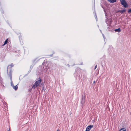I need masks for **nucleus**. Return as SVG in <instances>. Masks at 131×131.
Listing matches in <instances>:
<instances>
[{
    "label": "nucleus",
    "mask_w": 131,
    "mask_h": 131,
    "mask_svg": "<svg viewBox=\"0 0 131 131\" xmlns=\"http://www.w3.org/2000/svg\"><path fill=\"white\" fill-rule=\"evenodd\" d=\"M108 1L110 3H113L116 1V0H108Z\"/></svg>",
    "instance_id": "7"
},
{
    "label": "nucleus",
    "mask_w": 131,
    "mask_h": 131,
    "mask_svg": "<svg viewBox=\"0 0 131 131\" xmlns=\"http://www.w3.org/2000/svg\"><path fill=\"white\" fill-rule=\"evenodd\" d=\"M121 4L125 7L127 6V4L125 0H120Z\"/></svg>",
    "instance_id": "3"
},
{
    "label": "nucleus",
    "mask_w": 131,
    "mask_h": 131,
    "mask_svg": "<svg viewBox=\"0 0 131 131\" xmlns=\"http://www.w3.org/2000/svg\"><path fill=\"white\" fill-rule=\"evenodd\" d=\"M97 65H96L95 66V68H94V69L95 70L96 68H97Z\"/></svg>",
    "instance_id": "14"
},
{
    "label": "nucleus",
    "mask_w": 131,
    "mask_h": 131,
    "mask_svg": "<svg viewBox=\"0 0 131 131\" xmlns=\"http://www.w3.org/2000/svg\"><path fill=\"white\" fill-rule=\"evenodd\" d=\"M93 126V125H90L88 126L86 128L85 131H89Z\"/></svg>",
    "instance_id": "4"
},
{
    "label": "nucleus",
    "mask_w": 131,
    "mask_h": 131,
    "mask_svg": "<svg viewBox=\"0 0 131 131\" xmlns=\"http://www.w3.org/2000/svg\"><path fill=\"white\" fill-rule=\"evenodd\" d=\"M128 12L129 14H130L131 13V8L128 10Z\"/></svg>",
    "instance_id": "12"
},
{
    "label": "nucleus",
    "mask_w": 131,
    "mask_h": 131,
    "mask_svg": "<svg viewBox=\"0 0 131 131\" xmlns=\"http://www.w3.org/2000/svg\"><path fill=\"white\" fill-rule=\"evenodd\" d=\"M83 99H82V104H83L84 103V102H83Z\"/></svg>",
    "instance_id": "15"
},
{
    "label": "nucleus",
    "mask_w": 131,
    "mask_h": 131,
    "mask_svg": "<svg viewBox=\"0 0 131 131\" xmlns=\"http://www.w3.org/2000/svg\"><path fill=\"white\" fill-rule=\"evenodd\" d=\"M60 130L59 129H58L56 131H59Z\"/></svg>",
    "instance_id": "16"
},
{
    "label": "nucleus",
    "mask_w": 131,
    "mask_h": 131,
    "mask_svg": "<svg viewBox=\"0 0 131 131\" xmlns=\"http://www.w3.org/2000/svg\"><path fill=\"white\" fill-rule=\"evenodd\" d=\"M10 77V80L11 81V85L12 86H13V84L12 81V74H11V73H10L9 74V75H8Z\"/></svg>",
    "instance_id": "5"
},
{
    "label": "nucleus",
    "mask_w": 131,
    "mask_h": 131,
    "mask_svg": "<svg viewBox=\"0 0 131 131\" xmlns=\"http://www.w3.org/2000/svg\"><path fill=\"white\" fill-rule=\"evenodd\" d=\"M12 68V67L9 66V65L7 67V71L8 75H9V74L10 73H11V74H12L11 69Z\"/></svg>",
    "instance_id": "2"
},
{
    "label": "nucleus",
    "mask_w": 131,
    "mask_h": 131,
    "mask_svg": "<svg viewBox=\"0 0 131 131\" xmlns=\"http://www.w3.org/2000/svg\"><path fill=\"white\" fill-rule=\"evenodd\" d=\"M114 31H115L118 32H119L121 31V30L120 28H118L117 29H115Z\"/></svg>",
    "instance_id": "6"
},
{
    "label": "nucleus",
    "mask_w": 131,
    "mask_h": 131,
    "mask_svg": "<svg viewBox=\"0 0 131 131\" xmlns=\"http://www.w3.org/2000/svg\"><path fill=\"white\" fill-rule=\"evenodd\" d=\"M95 81H94L93 82V83H95Z\"/></svg>",
    "instance_id": "17"
},
{
    "label": "nucleus",
    "mask_w": 131,
    "mask_h": 131,
    "mask_svg": "<svg viewBox=\"0 0 131 131\" xmlns=\"http://www.w3.org/2000/svg\"><path fill=\"white\" fill-rule=\"evenodd\" d=\"M14 66V65L12 63L11 64L9 65V66H11L12 67H13Z\"/></svg>",
    "instance_id": "13"
},
{
    "label": "nucleus",
    "mask_w": 131,
    "mask_h": 131,
    "mask_svg": "<svg viewBox=\"0 0 131 131\" xmlns=\"http://www.w3.org/2000/svg\"><path fill=\"white\" fill-rule=\"evenodd\" d=\"M126 10L125 9H123V10H121L119 11V12L120 13H124L125 12Z\"/></svg>",
    "instance_id": "10"
},
{
    "label": "nucleus",
    "mask_w": 131,
    "mask_h": 131,
    "mask_svg": "<svg viewBox=\"0 0 131 131\" xmlns=\"http://www.w3.org/2000/svg\"><path fill=\"white\" fill-rule=\"evenodd\" d=\"M13 88L16 90L18 88V86L17 85L16 86L13 85Z\"/></svg>",
    "instance_id": "8"
},
{
    "label": "nucleus",
    "mask_w": 131,
    "mask_h": 131,
    "mask_svg": "<svg viewBox=\"0 0 131 131\" xmlns=\"http://www.w3.org/2000/svg\"><path fill=\"white\" fill-rule=\"evenodd\" d=\"M7 40H8V39H6V40L4 42V44L3 45H2V46H4L7 43V42H8V41H7Z\"/></svg>",
    "instance_id": "9"
},
{
    "label": "nucleus",
    "mask_w": 131,
    "mask_h": 131,
    "mask_svg": "<svg viewBox=\"0 0 131 131\" xmlns=\"http://www.w3.org/2000/svg\"><path fill=\"white\" fill-rule=\"evenodd\" d=\"M119 131H126L125 128H123L121 129Z\"/></svg>",
    "instance_id": "11"
},
{
    "label": "nucleus",
    "mask_w": 131,
    "mask_h": 131,
    "mask_svg": "<svg viewBox=\"0 0 131 131\" xmlns=\"http://www.w3.org/2000/svg\"><path fill=\"white\" fill-rule=\"evenodd\" d=\"M41 81V79H40L38 80L37 81L32 85V88L34 89L38 86H39Z\"/></svg>",
    "instance_id": "1"
}]
</instances>
